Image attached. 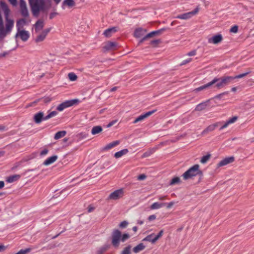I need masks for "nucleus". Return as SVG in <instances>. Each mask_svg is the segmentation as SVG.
I'll use <instances>...</instances> for the list:
<instances>
[{
  "label": "nucleus",
  "instance_id": "obj_1",
  "mask_svg": "<svg viewBox=\"0 0 254 254\" xmlns=\"http://www.w3.org/2000/svg\"><path fill=\"white\" fill-rule=\"evenodd\" d=\"M202 174V172L199 169V165L198 164H195L186 171L182 175V177L184 180H187L192 179L193 177L197 175L201 176Z\"/></svg>",
  "mask_w": 254,
  "mask_h": 254
},
{
  "label": "nucleus",
  "instance_id": "obj_2",
  "mask_svg": "<svg viewBox=\"0 0 254 254\" xmlns=\"http://www.w3.org/2000/svg\"><path fill=\"white\" fill-rule=\"evenodd\" d=\"M29 2L33 15L37 16L43 7V2L41 0H29Z\"/></svg>",
  "mask_w": 254,
  "mask_h": 254
},
{
  "label": "nucleus",
  "instance_id": "obj_3",
  "mask_svg": "<svg viewBox=\"0 0 254 254\" xmlns=\"http://www.w3.org/2000/svg\"><path fill=\"white\" fill-rule=\"evenodd\" d=\"M121 241V232L119 230L113 231L112 235V244L115 248H118Z\"/></svg>",
  "mask_w": 254,
  "mask_h": 254
},
{
  "label": "nucleus",
  "instance_id": "obj_4",
  "mask_svg": "<svg viewBox=\"0 0 254 254\" xmlns=\"http://www.w3.org/2000/svg\"><path fill=\"white\" fill-rule=\"evenodd\" d=\"M79 103L78 99H72L70 100L65 101L60 104L57 108V110L59 111H63L65 108L70 107L75 104Z\"/></svg>",
  "mask_w": 254,
  "mask_h": 254
},
{
  "label": "nucleus",
  "instance_id": "obj_5",
  "mask_svg": "<svg viewBox=\"0 0 254 254\" xmlns=\"http://www.w3.org/2000/svg\"><path fill=\"white\" fill-rule=\"evenodd\" d=\"M123 195L124 190L121 189L111 193L108 197V199L117 200L122 197Z\"/></svg>",
  "mask_w": 254,
  "mask_h": 254
},
{
  "label": "nucleus",
  "instance_id": "obj_6",
  "mask_svg": "<svg viewBox=\"0 0 254 254\" xmlns=\"http://www.w3.org/2000/svg\"><path fill=\"white\" fill-rule=\"evenodd\" d=\"M198 11V9L196 8L193 11L179 15L177 16V18L180 19H188L195 15Z\"/></svg>",
  "mask_w": 254,
  "mask_h": 254
},
{
  "label": "nucleus",
  "instance_id": "obj_7",
  "mask_svg": "<svg viewBox=\"0 0 254 254\" xmlns=\"http://www.w3.org/2000/svg\"><path fill=\"white\" fill-rule=\"evenodd\" d=\"M50 30L51 28H47L43 30L41 33L37 36L35 40V42L36 43H39L43 41L45 39L47 34L50 32Z\"/></svg>",
  "mask_w": 254,
  "mask_h": 254
},
{
  "label": "nucleus",
  "instance_id": "obj_8",
  "mask_svg": "<svg viewBox=\"0 0 254 254\" xmlns=\"http://www.w3.org/2000/svg\"><path fill=\"white\" fill-rule=\"evenodd\" d=\"M156 111V110H153L149 112H146V113L140 115L139 117H138L133 122V124H136L138 122L142 121V120H144L145 119L148 118L153 114H154Z\"/></svg>",
  "mask_w": 254,
  "mask_h": 254
},
{
  "label": "nucleus",
  "instance_id": "obj_9",
  "mask_svg": "<svg viewBox=\"0 0 254 254\" xmlns=\"http://www.w3.org/2000/svg\"><path fill=\"white\" fill-rule=\"evenodd\" d=\"M117 43L113 42H107L105 43L103 49L106 51H112L116 49Z\"/></svg>",
  "mask_w": 254,
  "mask_h": 254
},
{
  "label": "nucleus",
  "instance_id": "obj_10",
  "mask_svg": "<svg viewBox=\"0 0 254 254\" xmlns=\"http://www.w3.org/2000/svg\"><path fill=\"white\" fill-rule=\"evenodd\" d=\"M16 36H19L22 41H26L29 37V35L28 32L26 31L19 30L17 31Z\"/></svg>",
  "mask_w": 254,
  "mask_h": 254
},
{
  "label": "nucleus",
  "instance_id": "obj_11",
  "mask_svg": "<svg viewBox=\"0 0 254 254\" xmlns=\"http://www.w3.org/2000/svg\"><path fill=\"white\" fill-rule=\"evenodd\" d=\"M221 122H217L212 125H209L202 132V134L204 135L208 133L209 132L214 130L218 126L221 124Z\"/></svg>",
  "mask_w": 254,
  "mask_h": 254
},
{
  "label": "nucleus",
  "instance_id": "obj_12",
  "mask_svg": "<svg viewBox=\"0 0 254 254\" xmlns=\"http://www.w3.org/2000/svg\"><path fill=\"white\" fill-rule=\"evenodd\" d=\"M221 80L223 87L232 82L233 78L232 76H223L221 77Z\"/></svg>",
  "mask_w": 254,
  "mask_h": 254
},
{
  "label": "nucleus",
  "instance_id": "obj_13",
  "mask_svg": "<svg viewBox=\"0 0 254 254\" xmlns=\"http://www.w3.org/2000/svg\"><path fill=\"white\" fill-rule=\"evenodd\" d=\"M45 25L44 21L43 19H39L34 24L35 30L36 33L39 32L44 27Z\"/></svg>",
  "mask_w": 254,
  "mask_h": 254
},
{
  "label": "nucleus",
  "instance_id": "obj_14",
  "mask_svg": "<svg viewBox=\"0 0 254 254\" xmlns=\"http://www.w3.org/2000/svg\"><path fill=\"white\" fill-rule=\"evenodd\" d=\"M234 161V157H230L225 158L223 160H221L218 164V167H222L225 166L229 163L233 162Z\"/></svg>",
  "mask_w": 254,
  "mask_h": 254
},
{
  "label": "nucleus",
  "instance_id": "obj_15",
  "mask_svg": "<svg viewBox=\"0 0 254 254\" xmlns=\"http://www.w3.org/2000/svg\"><path fill=\"white\" fill-rule=\"evenodd\" d=\"M211 85L215 84V86L217 89H221L223 88L222 81L221 80V77L220 78H217L215 77L213 78V79L210 81Z\"/></svg>",
  "mask_w": 254,
  "mask_h": 254
},
{
  "label": "nucleus",
  "instance_id": "obj_16",
  "mask_svg": "<svg viewBox=\"0 0 254 254\" xmlns=\"http://www.w3.org/2000/svg\"><path fill=\"white\" fill-rule=\"evenodd\" d=\"M75 5V2L74 0H64L62 3V8L64 9L65 6L71 8Z\"/></svg>",
  "mask_w": 254,
  "mask_h": 254
},
{
  "label": "nucleus",
  "instance_id": "obj_17",
  "mask_svg": "<svg viewBox=\"0 0 254 254\" xmlns=\"http://www.w3.org/2000/svg\"><path fill=\"white\" fill-rule=\"evenodd\" d=\"M222 40V37L221 35H215L212 38H210L208 39L209 43H213L214 44H217Z\"/></svg>",
  "mask_w": 254,
  "mask_h": 254
},
{
  "label": "nucleus",
  "instance_id": "obj_18",
  "mask_svg": "<svg viewBox=\"0 0 254 254\" xmlns=\"http://www.w3.org/2000/svg\"><path fill=\"white\" fill-rule=\"evenodd\" d=\"M238 120L237 116H234L232 118L229 119L220 128V130H222L225 128L227 127L229 125L235 123Z\"/></svg>",
  "mask_w": 254,
  "mask_h": 254
},
{
  "label": "nucleus",
  "instance_id": "obj_19",
  "mask_svg": "<svg viewBox=\"0 0 254 254\" xmlns=\"http://www.w3.org/2000/svg\"><path fill=\"white\" fill-rule=\"evenodd\" d=\"M44 114L43 112H39L34 115V120L36 124L40 123L42 120H44Z\"/></svg>",
  "mask_w": 254,
  "mask_h": 254
},
{
  "label": "nucleus",
  "instance_id": "obj_20",
  "mask_svg": "<svg viewBox=\"0 0 254 254\" xmlns=\"http://www.w3.org/2000/svg\"><path fill=\"white\" fill-rule=\"evenodd\" d=\"M57 158L58 157L56 155L51 156L45 160L43 164L45 166H48L54 163L57 160Z\"/></svg>",
  "mask_w": 254,
  "mask_h": 254
},
{
  "label": "nucleus",
  "instance_id": "obj_21",
  "mask_svg": "<svg viewBox=\"0 0 254 254\" xmlns=\"http://www.w3.org/2000/svg\"><path fill=\"white\" fill-rule=\"evenodd\" d=\"M26 20L25 19L22 18L19 19L16 22V28L17 31L21 30L20 29L23 27V26L26 24Z\"/></svg>",
  "mask_w": 254,
  "mask_h": 254
},
{
  "label": "nucleus",
  "instance_id": "obj_22",
  "mask_svg": "<svg viewBox=\"0 0 254 254\" xmlns=\"http://www.w3.org/2000/svg\"><path fill=\"white\" fill-rule=\"evenodd\" d=\"M119 143H120V141L118 140H116V141L112 142L108 144L107 145H106L104 147L103 149L104 150H108L114 148V147L117 146Z\"/></svg>",
  "mask_w": 254,
  "mask_h": 254
},
{
  "label": "nucleus",
  "instance_id": "obj_23",
  "mask_svg": "<svg viewBox=\"0 0 254 254\" xmlns=\"http://www.w3.org/2000/svg\"><path fill=\"white\" fill-rule=\"evenodd\" d=\"M146 32V30H144L142 28H139L138 29H136L134 33V37L136 38H139L141 37L142 35H143Z\"/></svg>",
  "mask_w": 254,
  "mask_h": 254
},
{
  "label": "nucleus",
  "instance_id": "obj_24",
  "mask_svg": "<svg viewBox=\"0 0 254 254\" xmlns=\"http://www.w3.org/2000/svg\"><path fill=\"white\" fill-rule=\"evenodd\" d=\"M117 31L116 27H112L106 29L104 32V35L107 37L111 36L112 34Z\"/></svg>",
  "mask_w": 254,
  "mask_h": 254
},
{
  "label": "nucleus",
  "instance_id": "obj_25",
  "mask_svg": "<svg viewBox=\"0 0 254 254\" xmlns=\"http://www.w3.org/2000/svg\"><path fill=\"white\" fill-rule=\"evenodd\" d=\"M103 130L102 127L97 126L94 127L91 130V133L93 135H95L100 133Z\"/></svg>",
  "mask_w": 254,
  "mask_h": 254
},
{
  "label": "nucleus",
  "instance_id": "obj_26",
  "mask_svg": "<svg viewBox=\"0 0 254 254\" xmlns=\"http://www.w3.org/2000/svg\"><path fill=\"white\" fill-rule=\"evenodd\" d=\"M165 204V203L154 202L150 206V208L151 210L158 209L161 208Z\"/></svg>",
  "mask_w": 254,
  "mask_h": 254
},
{
  "label": "nucleus",
  "instance_id": "obj_27",
  "mask_svg": "<svg viewBox=\"0 0 254 254\" xmlns=\"http://www.w3.org/2000/svg\"><path fill=\"white\" fill-rule=\"evenodd\" d=\"M20 178V176L19 175L10 176L7 178L6 181L9 183H11L18 180Z\"/></svg>",
  "mask_w": 254,
  "mask_h": 254
},
{
  "label": "nucleus",
  "instance_id": "obj_28",
  "mask_svg": "<svg viewBox=\"0 0 254 254\" xmlns=\"http://www.w3.org/2000/svg\"><path fill=\"white\" fill-rule=\"evenodd\" d=\"M66 134V131L65 130L59 131L57 132L54 136V139L56 140L59 139L64 136Z\"/></svg>",
  "mask_w": 254,
  "mask_h": 254
},
{
  "label": "nucleus",
  "instance_id": "obj_29",
  "mask_svg": "<svg viewBox=\"0 0 254 254\" xmlns=\"http://www.w3.org/2000/svg\"><path fill=\"white\" fill-rule=\"evenodd\" d=\"M145 249V246L142 243L137 245L133 249V251L135 253H138Z\"/></svg>",
  "mask_w": 254,
  "mask_h": 254
},
{
  "label": "nucleus",
  "instance_id": "obj_30",
  "mask_svg": "<svg viewBox=\"0 0 254 254\" xmlns=\"http://www.w3.org/2000/svg\"><path fill=\"white\" fill-rule=\"evenodd\" d=\"M127 152H128V150L127 149H125L122 150L120 151L116 152L114 156L116 158H119L120 157H121L124 155L126 154Z\"/></svg>",
  "mask_w": 254,
  "mask_h": 254
},
{
  "label": "nucleus",
  "instance_id": "obj_31",
  "mask_svg": "<svg viewBox=\"0 0 254 254\" xmlns=\"http://www.w3.org/2000/svg\"><path fill=\"white\" fill-rule=\"evenodd\" d=\"M155 236V234L154 233H152L147 237H146L144 239V241H148L150 242H151L152 243H154L156 241H153L154 237Z\"/></svg>",
  "mask_w": 254,
  "mask_h": 254
},
{
  "label": "nucleus",
  "instance_id": "obj_32",
  "mask_svg": "<svg viewBox=\"0 0 254 254\" xmlns=\"http://www.w3.org/2000/svg\"><path fill=\"white\" fill-rule=\"evenodd\" d=\"M58 114L57 112L56 111H52L50 113H49L48 115L45 116L44 118V121L48 120L49 119L53 118L56 116Z\"/></svg>",
  "mask_w": 254,
  "mask_h": 254
},
{
  "label": "nucleus",
  "instance_id": "obj_33",
  "mask_svg": "<svg viewBox=\"0 0 254 254\" xmlns=\"http://www.w3.org/2000/svg\"><path fill=\"white\" fill-rule=\"evenodd\" d=\"M20 12L22 16L23 17H26L29 15L27 7L20 8Z\"/></svg>",
  "mask_w": 254,
  "mask_h": 254
},
{
  "label": "nucleus",
  "instance_id": "obj_34",
  "mask_svg": "<svg viewBox=\"0 0 254 254\" xmlns=\"http://www.w3.org/2000/svg\"><path fill=\"white\" fill-rule=\"evenodd\" d=\"M211 86V85L210 82H209L205 85H203L202 86H201L197 88L195 90L197 91H199L205 89Z\"/></svg>",
  "mask_w": 254,
  "mask_h": 254
},
{
  "label": "nucleus",
  "instance_id": "obj_35",
  "mask_svg": "<svg viewBox=\"0 0 254 254\" xmlns=\"http://www.w3.org/2000/svg\"><path fill=\"white\" fill-rule=\"evenodd\" d=\"M211 86V85L210 82H209L205 85H203L202 86H201L197 88L195 90L197 91H199L205 89Z\"/></svg>",
  "mask_w": 254,
  "mask_h": 254
},
{
  "label": "nucleus",
  "instance_id": "obj_36",
  "mask_svg": "<svg viewBox=\"0 0 254 254\" xmlns=\"http://www.w3.org/2000/svg\"><path fill=\"white\" fill-rule=\"evenodd\" d=\"M68 77L71 81H75L77 78V75L73 72L69 73L68 74Z\"/></svg>",
  "mask_w": 254,
  "mask_h": 254
},
{
  "label": "nucleus",
  "instance_id": "obj_37",
  "mask_svg": "<svg viewBox=\"0 0 254 254\" xmlns=\"http://www.w3.org/2000/svg\"><path fill=\"white\" fill-rule=\"evenodd\" d=\"M250 73V71H248V72H246L236 75L235 76H233V80H234L235 79H237V78H241L244 77L246 76H247L248 74H249Z\"/></svg>",
  "mask_w": 254,
  "mask_h": 254
},
{
  "label": "nucleus",
  "instance_id": "obj_38",
  "mask_svg": "<svg viewBox=\"0 0 254 254\" xmlns=\"http://www.w3.org/2000/svg\"><path fill=\"white\" fill-rule=\"evenodd\" d=\"M154 152V150L153 149H149V150L147 151L146 152H144L143 154L142 157H147L149 156L151 154H152Z\"/></svg>",
  "mask_w": 254,
  "mask_h": 254
},
{
  "label": "nucleus",
  "instance_id": "obj_39",
  "mask_svg": "<svg viewBox=\"0 0 254 254\" xmlns=\"http://www.w3.org/2000/svg\"><path fill=\"white\" fill-rule=\"evenodd\" d=\"M210 157V155H207L203 156L200 160V162L202 164H204V163H206L208 161V160L209 159Z\"/></svg>",
  "mask_w": 254,
  "mask_h": 254
},
{
  "label": "nucleus",
  "instance_id": "obj_40",
  "mask_svg": "<svg viewBox=\"0 0 254 254\" xmlns=\"http://www.w3.org/2000/svg\"><path fill=\"white\" fill-rule=\"evenodd\" d=\"M180 182V178L175 177L171 180V181L170 182V185H173L179 183Z\"/></svg>",
  "mask_w": 254,
  "mask_h": 254
},
{
  "label": "nucleus",
  "instance_id": "obj_41",
  "mask_svg": "<svg viewBox=\"0 0 254 254\" xmlns=\"http://www.w3.org/2000/svg\"><path fill=\"white\" fill-rule=\"evenodd\" d=\"M131 246H128L126 247L122 252V254H130Z\"/></svg>",
  "mask_w": 254,
  "mask_h": 254
},
{
  "label": "nucleus",
  "instance_id": "obj_42",
  "mask_svg": "<svg viewBox=\"0 0 254 254\" xmlns=\"http://www.w3.org/2000/svg\"><path fill=\"white\" fill-rule=\"evenodd\" d=\"M206 106V104L204 103L199 104L196 106L195 109L197 111H201L205 108Z\"/></svg>",
  "mask_w": 254,
  "mask_h": 254
},
{
  "label": "nucleus",
  "instance_id": "obj_43",
  "mask_svg": "<svg viewBox=\"0 0 254 254\" xmlns=\"http://www.w3.org/2000/svg\"><path fill=\"white\" fill-rule=\"evenodd\" d=\"M155 35V32L153 31L147 34L145 37H144L141 40V42H143L146 39L153 37Z\"/></svg>",
  "mask_w": 254,
  "mask_h": 254
},
{
  "label": "nucleus",
  "instance_id": "obj_44",
  "mask_svg": "<svg viewBox=\"0 0 254 254\" xmlns=\"http://www.w3.org/2000/svg\"><path fill=\"white\" fill-rule=\"evenodd\" d=\"M163 234V230H161L158 235H155V236L154 237L153 241H157L160 237H161Z\"/></svg>",
  "mask_w": 254,
  "mask_h": 254
},
{
  "label": "nucleus",
  "instance_id": "obj_45",
  "mask_svg": "<svg viewBox=\"0 0 254 254\" xmlns=\"http://www.w3.org/2000/svg\"><path fill=\"white\" fill-rule=\"evenodd\" d=\"M107 250V248L106 247H103L100 248L97 252V254H103Z\"/></svg>",
  "mask_w": 254,
  "mask_h": 254
},
{
  "label": "nucleus",
  "instance_id": "obj_46",
  "mask_svg": "<svg viewBox=\"0 0 254 254\" xmlns=\"http://www.w3.org/2000/svg\"><path fill=\"white\" fill-rule=\"evenodd\" d=\"M129 238V236L127 234H124L123 235H121V241L124 242L127 240Z\"/></svg>",
  "mask_w": 254,
  "mask_h": 254
},
{
  "label": "nucleus",
  "instance_id": "obj_47",
  "mask_svg": "<svg viewBox=\"0 0 254 254\" xmlns=\"http://www.w3.org/2000/svg\"><path fill=\"white\" fill-rule=\"evenodd\" d=\"M230 32L234 33H237L238 31V26L237 25H235L231 27L230 29Z\"/></svg>",
  "mask_w": 254,
  "mask_h": 254
},
{
  "label": "nucleus",
  "instance_id": "obj_48",
  "mask_svg": "<svg viewBox=\"0 0 254 254\" xmlns=\"http://www.w3.org/2000/svg\"><path fill=\"white\" fill-rule=\"evenodd\" d=\"M20 8L27 7L26 3V2L24 1V0H20Z\"/></svg>",
  "mask_w": 254,
  "mask_h": 254
},
{
  "label": "nucleus",
  "instance_id": "obj_49",
  "mask_svg": "<svg viewBox=\"0 0 254 254\" xmlns=\"http://www.w3.org/2000/svg\"><path fill=\"white\" fill-rule=\"evenodd\" d=\"M192 60V59L191 58H189L187 60H184L182 63L181 64H180L181 65H185L190 62Z\"/></svg>",
  "mask_w": 254,
  "mask_h": 254
},
{
  "label": "nucleus",
  "instance_id": "obj_50",
  "mask_svg": "<svg viewBox=\"0 0 254 254\" xmlns=\"http://www.w3.org/2000/svg\"><path fill=\"white\" fill-rule=\"evenodd\" d=\"M146 176L144 174H141L137 177V180L139 181L144 180L146 179Z\"/></svg>",
  "mask_w": 254,
  "mask_h": 254
},
{
  "label": "nucleus",
  "instance_id": "obj_51",
  "mask_svg": "<svg viewBox=\"0 0 254 254\" xmlns=\"http://www.w3.org/2000/svg\"><path fill=\"white\" fill-rule=\"evenodd\" d=\"M127 224H128V223L127 221H124L120 223V227L121 228H125L127 226Z\"/></svg>",
  "mask_w": 254,
  "mask_h": 254
},
{
  "label": "nucleus",
  "instance_id": "obj_52",
  "mask_svg": "<svg viewBox=\"0 0 254 254\" xmlns=\"http://www.w3.org/2000/svg\"><path fill=\"white\" fill-rule=\"evenodd\" d=\"M48 150L47 148H45L41 151L40 155L44 156V155H47L48 154Z\"/></svg>",
  "mask_w": 254,
  "mask_h": 254
},
{
  "label": "nucleus",
  "instance_id": "obj_53",
  "mask_svg": "<svg viewBox=\"0 0 254 254\" xmlns=\"http://www.w3.org/2000/svg\"><path fill=\"white\" fill-rule=\"evenodd\" d=\"M58 14V13L56 12H52L50 14L49 18L50 19H52L55 17H56Z\"/></svg>",
  "mask_w": 254,
  "mask_h": 254
},
{
  "label": "nucleus",
  "instance_id": "obj_54",
  "mask_svg": "<svg viewBox=\"0 0 254 254\" xmlns=\"http://www.w3.org/2000/svg\"><path fill=\"white\" fill-rule=\"evenodd\" d=\"M196 54V50H192L187 54V55L189 56H195Z\"/></svg>",
  "mask_w": 254,
  "mask_h": 254
},
{
  "label": "nucleus",
  "instance_id": "obj_55",
  "mask_svg": "<svg viewBox=\"0 0 254 254\" xmlns=\"http://www.w3.org/2000/svg\"><path fill=\"white\" fill-rule=\"evenodd\" d=\"M175 204V202L174 201H171L168 203H165V205H167V208L168 209L171 208Z\"/></svg>",
  "mask_w": 254,
  "mask_h": 254
},
{
  "label": "nucleus",
  "instance_id": "obj_56",
  "mask_svg": "<svg viewBox=\"0 0 254 254\" xmlns=\"http://www.w3.org/2000/svg\"><path fill=\"white\" fill-rule=\"evenodd\" d=\"M165 30V29L164 28H162V29H159L158 30H157V31H153V32H155V35H157V34H160L162 33L163 31H164V30Z\"/></svg>",
  "mask_w": 254,
  "mask_h": 254
},
{
  "label": "nucleus",
  "instance_id": "obj_57",
  "mask_svg": "<svg viewBox=\"0 0 254 254\" xmlns=\"http://www.w3.org/2000/svg\"><path fill=\"white\" fill-rule=\"evenodd\" d=\"M87 209H88V212H91L95 209V207L94 206H93L92 205H90L88 207Z\"/></svg>",
  "mask_w": 254,
  "mask_h": 254
},
{
  "label": "nucleus",
  "instance_id": "obj_58",
  "mask_svg": "<svg viewBox=\"0 0 254 254\" xmlns=\"http://www.w3.org/2000/svg\"><path fill=\"white\" fill-rule=\"evenodd\" d=\"M11 4L13 6H16L17 4V0H8Z\"/></svg>",
  "mask_w": 254,
  "mask_h": 254
},
{
  "label": "nucleus",
  "instance_id": "obj_59",
  "mask_svg": "<svg viewBox=\"0 0 254 254\" xmlns=\"http://www.w3.org/2000/svg\"><path fill=\"white\" fill-rule=\"evenodd\" d=\"M156 215H150L148 218V219L149 221H152V220H154L156 219Z\"/></svg>",
  "mask_w": 254,
  "mask_h": 254
},
{
  "label": "nucleus",
  "instance_id": "obj_60",
  "mask_svg": "<svg viewBox=\"0 0 254 254\" xmlns=\"http://www.w3.org/2000/svg\"><path fill=\"white\" fill-rule=\"evenodd\" d=\"M160 42V41L158 40H153L151 42V44L152 45H157L158 44H159Z\"/></svg>",
  "mask_w": 254,
  "mask_h": 254
},
{
  "label": "nucleus",
  "instance_id": "obj_61",
  "mask_svg": "<svg viewBox=\"0 0 254 254\" xmlns=\"http://www.w3.org/2000/svg\"><path fill=\"white\" fill-rule=\"evenodd\" d=\"M8 54V53L7 52H4L0 54V58L5 57L6 55Z\"/></svg>",
  "mask_w": 254,
  "mask_h": 254
},
{
  "label": "nucleus",
  "instance_id": "obj_62",
  "mask_svg": "<svg viewBox=\"0 0 254 254\" xmlns=\"http://www.w3.org/2000/svg\"><path fill=\"white\" fill-rule=\"evenodd\" d=\"M117 122V121H113L109 123V124L107 125V127H111L112 126H113Z\"/></svg>",
  "mask_w": 254,
  "mask_h": 254
},
{
  "label": "nucleus",
  "instance_id": "obj_63",
  "mask_svg": "<svg viewBox=\"0 0 254 254\" xmlns=\"http://www.w3.org/2000/svg\"><path fill=\"white\" fill-rule=\"evenodd\" d=\"M166 196H159L158 197V199L160 200H163L166 199Z\"/></svg>",
  "mask_w": 254,
  "mask_h": 254
},
{
  "label": "nucleus",
  "instance_id": "obj_64",
  "mask_svg": "<svg viewBox=\"0 0 254 254\" xmlns=\"http://www.w3.org/2000/svg\"><path fill=\"white\" fill-rule=\"evenodd\" d=\"M4 186V183L3 181H0V189L2 188Z\"/></svg>",
  "mask_w": 254,
  "mask_h": 254
}]
</instances>
